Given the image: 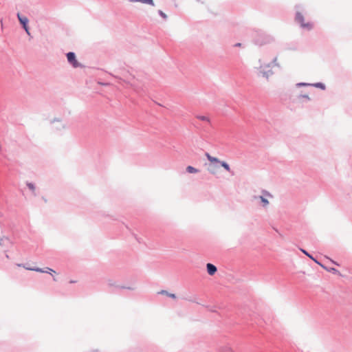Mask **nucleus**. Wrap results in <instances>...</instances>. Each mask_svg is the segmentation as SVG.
<instances>
[{"mask_svg": "<svg viewBox=\"0 0 352 352\" xmlns=\"http://www.w3.org/2000/svg\"><path fill=\"white\" fill-rule=\"evenodd\" d=\"M283 63H284L283 56V55L277 56L273 59L272 62L270 64L265 65H261L259 67H258V69L259 70V72L261 73V74H262L263 76L268 78V76H269L268 74L263 71L265 67H280Z\"/></svg>", "mask_w": 352, "mask_h": 352, "instance_id": "1", "label": "nucleus"}, {"mask_svg": "<svg viewBox=\"0 0 352 352\" xmlns=\"http://www.w3.org/2000/svg\"><path fill=\"white\" fill-rule=\"evenodd\" d=\"M207 159L210 163H217L220 164L222 167H223L226 170L230 171V168L228 164L226 162H221L218 158L211 156L210 154H206Z\"/></svg>", "mask_w": 352, "mask_h": 352, "instance_id": "2", "label": "nucleus"}, {"mask_svg": "<svg viewBox=\"0 0 352 352\" xmlns=\"http://www.w3.org/2000/svg\"><path fill=\"white\" fill-rule=\"evenodd\" d=\"M67 60L75 68L80 67V63L76 58V55L74 52H69L67 54Z\"/></svg>", "mask_w": 352, "mask_h": 352, "instance_id": "3", "label": "nucleus"}, {"mask_svg": "<svg viewBox=\"0 0 352 352\" xmlns=\"http://www.w3.org/2000/svg\"><path fill=\"white\" fill-rule=\"evenodd\" d=\"M296 19L298 23L301 24L302 28H307L308 30H310L312 28V25L310 23H305L304 22V16L301 13L298 12L296 14Z\"/></svg>", "mask_w": 352, "mask_h": 352, "instance_id": "4", "label": "nucleus"}, {"mask_svg": "<svg viewBox=\"0 0 352 352\" xmlns=\"http://www.w3.org/2000/svg\"><path fill=\"white\" fill-rule=\"evenodd\" d=\"M23 267H25L28 270L36 271V272H41V273H50V274H51L52 272L55 273V272L52 269L49 268V267H46V269L45 270H42L41 268H38V267L33 268V267H25V266H23Z\"/></svg>", "mask_w": 352, "mask_h": 352, "instance_id": "5", "label": "nucleus"}, {"mask_svg": "<svg viewBox=\"0 0 352 352\" xmlns=\"http://www.w3.org/2000/svg\"><path fill=\"white\" fill-rule=\"evenodd\" d=\"M206 267H207L208 273L210 275H213L217 272V267L211 263H208Z\"/></svg>", "mask_w": 352, "mask_h": 352, "instance_id": "6", "label": "nucleus"}, {"mask_svg": "<svg viewBox=\"0 0 352 352\" xmlns=\"http://www.w3.org/2000/svg\"><path fill=\"white\" fill-rule=\"evenodd\" d=\"M17 17L20 23L23 25V26H25V25H28V19L27 17L21 15L19 13L17 14Z\"/></svg>", "mask_w": 352, "mask_h": 352, "instance_id": "7", "label": "nucleus"}, {"mask_svg": "<svg viewBox=\"0 0 352 352\" xmlns=\"http://www.w3.org/2000/svg\"><path fill=\"white\" fill-rule=\"evenodd\" d=\"M216 163H210V166L208 168V170L212 174H216L217 172L218 166L215 164Z\"/></svg>", "mask_w": 352, "mask_h": 352, "instance_id": "8", "label": "nucleus"}, {"mask_svg": "<svg viewBox=\"0 0 352 352\" xmlns=\"http://www.w3.org/2000/svg\"><path fill=\"white\" fill-rule=\"evenodd\" d=\"M131 2H141L142 3L149 4L151 6H154L153 0H130Z\"/></svg>", "mask_w": 352, "mask_h": 352, "instance_id": "9", "label": "nucleus"}, {"mask_svg": "<svg viewBox=\"0 0 352 352\" xmlns=\"http://www.w3.org/2000/svg\"><path fill=\"white\" fill-rule=\"evenodd\" d=\"M186 170H187L189 173H198V172H199V170H198L197 168H194V167H192V166H187V167H186Z\"/></svg>", "mask_w": 352, "mask_h": 352, "instance_id": "10", "label": "nucleus"}, {"mask_svg": "<svg viewBox=\"0 0 352 352\" xmlns=\"http://www.w3.org/2000/svg\"><path fill=\"white\" fill-rule=\"evenodd\" d=\"M196 118L198 120H199L204 121V122H210V119L207 116H197Z\"/></svg>", "mask_w": 352, "mask_h": 352, "instance_id": "11", "label": "nucleus"}, {"mask_svg": "<svg viewBox=\"0 0 352 352\" xmlns=\"http://www.w3.org/2000/svg\"><path fill=\"white\" fill-rule=\"evenodd\" d=\"M305 255H307L308 257H309L311 259H312L313 261H314L315 262H316L317 263H319L316 259H314L313 258V256L311 255H310L307 251H305V250H302L301 249L300 250Z\"/></svg>", "mask_w": 352, "mask_h": 352, "instance_id": "12", "label": "nucleus"}, {"mask_svg": "<svg viewBox=\"0 0 352 352\" xmlns=\"http://www.w3.org/2000/svg\"><path fill=\"white\" fill-rule=\"evenodd\" d=\"M27 186L29 188V189L31 190L33 192H35V186H34V185L33 184L28 183Z\"/></svg>", "mask_w": 352, "mask_h": 352, "instance_id": "13", "label": "nucleus"}, {"mask_svg": "<svg viewBox=\"0 0 352 352\" xmlns=\"http://www.w3.org/2000/svg\"><path fill=\"white\" fill-rule=\"evenodd\" d=\"M314 86L316 87L320 88L322 89H325L324 85L322 84V83H320V82L315 84Z\"/></svg>", "mask_w": 352, "mask_h": 352, "instance_id": "14", "label": "nucleus"}, {"mask_svg": "<svg viewBox=\"0 0 352 352\" xmlns=\"http://www.w3.org/2000/svg\"><path fill=\"white\" fill-rule=\"evenodd\" d=\"M161 293L162 294H165L168 295V296H170V298H176V296L174 294H168L166 291H162Z\"/></svg>", "mask_w": 352, "mask_h": 352, "instance_id": "15", "label": "nucleus"}, {"mask_svg": "<svg viewBox=\"0 0 352 352\" xmlns=\"http://www.w3.org/2000/svg\"><path fill=\"white\" fill-rule=\"evenodd\" d=\"M260 199L261 201L263 203L264 206H267L269 204L268 201L263 197H260Z\"/></svg>", "mask_w": 352, "mask_h": 352, "instance_id": "16", "label": "nucleus"}, {"mask_svg": "<svg viewBox=\"0 0 352 352\" xmlns=\"http://www.w3.org/2000/svg\"><path fill=\"white\" fill-rule=\"evenodd\" d=\"M159 13L164 18V19H166L167 18V16L165 13H164L162 11L160 10L159 11Z\"/></svg>", "mask_w": 352, "mask_h": 352, "instance_id": "17", "label": "nucleus"}, {"mask_svg": "<svg viewBox=\"0 0 352 352\" xmlns=\"http://www.w3.org/2000/svg\"><path fill=\"white\" fill-rule=\"evenodd\" d=\"M24 30H25V32H27L28 34H30V32H29V28L28 26V25H25V26H23Z\"/></svg>", "mask_w": 352, "mask_h": 352, "instance_id": "18", "label": "nucleus"}, {"mask_svg": "<svg viewBox=\"0 0 352 352\" xmlns=\"http://www.w3.org/2000/svg\"><path fill=\"white\" fill-rule=\"evenodd\" d=\"M300 97L306 98L307 100H310L309 97L307 95H301Z\"/></svg>", "mask_w": 352, "mask_h": 352, "instance_id": "19", "label": "nucleus"}, {"mask_svg": "<svg viewBox=\"0 0 352 352\" xmlns=\"http://www.w3.org/2000/svg\"><path fill=\"white\" fill-rule=\"evenodd\" d=\"M331 271L333 272H338L337 270H336L335 268H331Z\"/></svg>", "mask_w": 352, "mask_h": 352, "instance_id": "20", "label": "nucleus"}, {"mask_svg": "<svg viewBox=\"0 0 352 352\" xmlns=\"http://www.w3.org/2000/svg\"><path fill=\"white\" fill-rule=\"evenodd\" d=\"M235 46H241V43H236Z\"/></svg>", "mask_w": 352, "mask_h": 352, "instance_id": "21", "label": "nucleus"}, {"mask_svg": "<svg viewBox=\"0 0 352 352\" xmlns=\"http://www.w3.org/2000/svg\"><path fill=\"white\" fill-rule=\"evenodd\" d=\"M267 195L271 196V195L270 193H268V192L267 193Z\"/></svg>", "mask_w": 352, "mask_h": 352, "instance_id": "22", "label": "nucleus"}]
</instances>
